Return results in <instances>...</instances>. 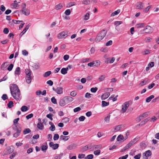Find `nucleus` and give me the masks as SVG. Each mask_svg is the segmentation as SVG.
Masks as SVG:
<instances>
[{"mask_svg": "<svg viewBox=\"0 0 159 159\" xmlns=\"http://www.w3.org/2000/svg\"><path fill=\"white\" fill-rule=\"evenodd\" d=\"M61 73L62 74L65 75L67 73L66 70L65 68H62L61 70Z\"/></svg>", "mask_w": 159, "mask_h": 159, "instance_id": "obj_58", "label": "nucleus"}, {"mask_svg": "<svg viewBox=\"0 0 159 159\" xmlns=\"http://www.w3.org/2000/svg\"><path fill=\"white\" fill-rule=\"evenodd\" d=\"M45 143L46 144V145H42L41 146V150L44 152H45L46 151V150H47L48 148L47 143Z\"/></svg>", "mask_w": 159, "mask_h": 159, "instance_id": "obj_17", "label": "nucleus"}, {"mask_svg": "<svg viewBox=\"0 0 159 159\" xmlns=\"http://www.w3.org/2000/svg\"><path fill=\"white\" fill-rule=\"evenodd\" d=\"M26 81L28 84H30L31 82V78H29L28 77H25Z\"/></svg>", "mask_w": 159, "mask_h": 159, "instance_id": "obj_40", "label": "nucleus"}, {"mask_svg": "<svg viewBox=\"0 0 159 159\" xmlns=\"http://www.w3.org/2000/svg\"><path fill=\"white\" fill-rule=\"evenodd\" d=\"M148 83V80L145 79L142 81L140 84L139 85L141 86H142Z\"/></svg>", "mask_w": 159, "mask_h": 159, "instance_id": "obj_32", "label": "nucleus"}, {"mask_svg": "<svg viewBox=\"0 0 159 159\" xmlns=\"http://www.w3.org/2000/svg\"><path fill=\"white\" fill-rule=\"evenodd\" d=\"M141 156V154L139 153L134 156V158L135 159H140Z\"/></svg>", "mask_w": 159, "mask_h": 159, "instance_id": "obj_64", "label": "nucleus"}, {"mask_svg": "<svg viewBox=\"0 0 159 159\" xmlns=\"http://www.w3.org/2000/svg\"><path fill=\"white\" fill-rule=\"evenodd\" d=\"M109 103L107 102L104 101H102V107H105L109 105Z\"/></svg>", "mask_w": 159, "mask_h": 159, "instance_id": "obj_25", "label": "nucleus"}, {"mask_svg": "<svg viewBox=\"0 0 159 159\" xmlns=\"http://www.w3.org/2000/svg\"><path fill=\"white\" fill-rule=\"evenodd\" d=\"M129 106V102H126L124 105H122V111L123 113L125 112Z\"/></svg>", "mask_w": 159, "mask_h": 159, "instance_id": "obj_8", "label": "nucleus"}, {"mask_svg": "<svg viewBox=\"0 0 159 159\" xmlns=\"http://www.w3.org/2000/svg\"><path fill=\"white\" fill-rule=\"evenodd\" d=\"M153 31L152 28L149 25L146 26L145 29L143 30H141L140 32L141 33H151Z\"/></svg>", "mask_w": 159, "mask_h": 159, "instance_id": "obj_4", "label": "nucleus"}, {"mask_svg": "<svg viewBox=\"0 0 159 159\" xmlns=\"http://www.w3.org/2000/svg\"><path fill=\"white\" fill-rule=\"evenodd\" d=\"M49 129L52 131H54L55 129V127L54 125H52L51 127L49 128Z\"/></svg>", "mask_w": 159, "mask_h": 159, "instance_id": "obj_60", "label": "nucleus"}, {"mask_svg": "<svg viewBox=\"0 0 159 159\" xmlns=\"http://www.w3.org/2000/svg\"><path fill=\"white\" fill-rule=\"evenodd\" d=\"M89 149L88 145H86L83 147L82 148V152H85L87 150Z\"/></svg>", "mask_w": 159, "mask_h": 159, "instance_id": "obj_46", "label": "nucleus"}, {"mask_svg": "<svg viewBox=\"0 0 159 159\" xmlns=\"http://www.w3.org/2000/svg\"><path fill=\"white\" fill-rule=\"evenodd\" d=\"M93 149H101L102 148V145H98L93 146Z\"/></svg>", "mask_w": 159, "mask_h": 159, "instance_id": "obj_26", "label": "nucleus"}, {"mask_svg": "<svg viewBox=\"0 0 159 159\" xmlns=\"http://www.w3.org/2000/svg\"><path fill=\"white\" fill-rule=\"evenodd\" d=\"M25 73L26 75V77L29 78H32L31 75L32 74V72L31 71L28 69L25 70Z\"/></svg>", "mask_w": 159, "mask_h": 159, "instance_id": "obj_9", "label": "nucleus"}, {"mask_svg": "<svg viewBox=\"0 0 159 159\" xmlns=\"http://www.w3.org/2000/svg\"><path fill=\"white\" fill-rule=\"evenodd\" d=\"M8 107L9 108H12L13 106V103L12 101H10L7 105Z\"/></svg>", "mask_w": 159, "mask_h": 159, "instance_id": "obj_34", "label": "nucleus"}, {"mask_svg": "<svg viewBox=\"0 0 159 159\" xmlns=\"http://www.w3.org/2000/svg\"><path fill=\"white\" fill-rule=\"evenodd\" d=\"M13 66L14 65L12 64H11L7 68V70L9 71H11L12 69Z\"/></svg>", "mask_w": 159, "mask_h": 159, "instance_id": "obj_48", "label": "nucleus"}, {"mask_svg": "<svg viewBox=\"0 0 159 159\" xmlns=\"http://www.w3.org/2000/svg\"><path fill=\"white\" fill-rule=\"evenodd\" d=\"M63 98L67 104L71 102L74 99V98L70 96H66L64 97Z\"/></svg>", "mask_w": 159, "mask_h": 159, "instance_id": "obj_7", "label": "nucleus"}, {"mask_svg": "<svg viewBox=\"0 0 159 159\" xmlns=\"http://www.w3.org/2000/svg\"><path fill=\"white\" fill-rule=\"evenodd\" d=\"M76 146L74 143L71 144L67 147V149L69 150L75 148Z\"/></svg>", "mask_w": 159, "mask_h": 159, "instance_id": "obj_19", "label": "nucleus"}, {"mask_svg": "<svg viewBox=\"0 0 159 159\" xmlns=\"http://www.w3.org/2000/svg\"><path fill=\"white\" fill-rule=\"evenodd\" d=\"M14 147L13 146L8 147L6 150L3 152L2 154V156H4L6 155L9 154L14 151Z\"/></svg>", "mask_w": 159, "mask_h": 159, "instance_id": "obj_3", "label": "nucleus"}, {"mask_svg": "<svg viewBox=\"0 0 159 159\" xmlns=\"http://www.w3.org/2000/svg\"><path fill=\"white\" fill-rule=\"evenodd\" d=\"M21 131V128H19L17 129L16 132L13 134V137L15 138L17 137L20 135V132Z\"/></svg>", "mask_w": 159, "mask_h": 159, "instance_id": "obj_14", "label": "nucleus"}, {"mask_svg": "<svg viewBox=\"0 0 159 159\" xmlns=\"http://www.w3.org/2000/svg\"><path fill=\"white\" fill-rule=\"evenodd\" d=\"M8 65L7 62H5L3 63L1 66V68L2 70H4L6 67Z\"/></svg>", "mask_w": 159, "mask_h": 159, "instance_id": "obj_21", "label": "nucleus"}, {"mask_svg": "<svg viewBox=\"0 0 159 159\" xmlns=\"http://www.w3.org/2000/svg\"><path fill=\"white\" fill-rule=\"evenodd\" d=\"M120 12V10L118 9L116 11H115L114 12L112 13L111 15V16H114L118 14Z\"/></svg>", "mask_w": 159, "mask_h": 159, "instance_id": "obj_31", "label": "nucleus"}, {"mask_svg": "<svg viewBox=\"0 0 159 159\" xmlns=\"http://www.w3.org/2000/svg\"><path fill=\"white\" fill-rule=\"evenodd\" d=\"M38 128L40 130H42L44 127L42 123L41 122L38 123L37 124Z\"/></svg>", "mask_w": 159, "mask_h": 159, "instance_id": "obj_27", "label": "nucleus"}, {"mask_svg": "<svg viewBox=\"0 0 159 159\" xmlns=\"http://www.w3.org/2000/svg\"><path fill=\"white\" fill-rule=\"evenodd\" d=\"M90 3V0H85L83 1L82 2V3L84 5H89V4Z\"/></svg>", "mask_w": 159, "mask_h": 159, "instance_id": "obj_43", "label": "nucleus"}, {"mask_svg": "<svg viewBox=\"0 0 159 159\" xmlns=\"http://www.w3.org/2000/svg\"><path fill=\"white\" fill-rule=\"evenodd\" d=\"M93 157V154H89L85 157L84 159H92Z\"/></svg>", "mask_w": 159, "mask_h": 159, "instance_id": "obj_42", "label": "nucleus"}, {"mask_svg": "<svg viewBox=\"0 0 159 159\" xmlns=\"http://www.w3.org/2000/svg\"><path fill=\"white\" fill-rule=\"evenodd\" d=\"M2 98L3 100H5L6 99H8V97L7 94H4L2 95Z\"/></svg>", "mask_w": 159, "mask_h": 159, "instance_id": "obj_59", "label": "nucleus"}, {"mask_svg": "<svg viewBox=\"0 0 159 159\" xmlns=\"http://www.w3.org/2000/svg\"><path fill=\"white\" fill-rule=\"evenodd\" d=\"M60 139H62L64 141H66L69 139V136H65L63 135H61L60 136Z\"/></svg>", "mask_w": 159, "mask_h": 159, "instance_id": "obj_23", "label": "nucleus"}, {"mask_svg": "<svg viewBox=\"0 0 159 159\" xmlns=\"http://www.w3.org/2000/svg\"><path fill=\"white\" fill-rule=\"evenodd\" d=\"M152 154V152L150 150H148L146 151L145 153L143 154V157L144 159H148V157L151 156Z\"/></svg>", "mask_w": 159, "mask_h": 159, "instance_id": "obj_6", "label": "nucleus"}, {"mask_svg": "<svg viewBox=\"0 0 159 159\" xmlns=\"http://www.w3.org/2000/svg\"><path fill=\"white\" fill-rule=\"evenodd\" d=\"M154 96L153 95H151L148 97L146 99V101L147 102H150L151 100L154 98Z\"/></svg>", "mask_w": 159, "mask_h": 159, "instance_id": "obj_24", "label": "nucleus"}, {"mask_svg": "<svg viewBox=\"0 0 159 159\" xmlns=\"http://www.w3.org/2000/svg\"><path fill=\"white\" fill-rule=\"evenodd\" d=\"M94 62V66H97L100 64V61L98 60H96L95 61H93Z\"/></svg>", "mask_w": 159, "mask_h": 159, "instance_id": "obj_39", "label": "nucleus"}, {"mask_svg": "<svg viewBox=\"0 0 159 159\" xmlns=\"http://www.w3.org/2000/svg\"><path fill=\"white\" fill-rule=\"evenodd\" d=\"M140 147L142 149L145 148L146 147V145L145 143H141L140 144Z\"/></svg>", "mask_w": 159, "mask_h": 159, "instance_id": "obj_49", "label": "nucleus"}, {"mask_svg": "<svg viewBox=\"0 0 159 159\" xmlns=\"http://www.w3.org/2000/svg\"><path fill=\"white\" fill-rule=\"evenodd\" d=\"M122 21H116L114 22V24L115 25H116V27L115 28V29L116 30L118 31V30L117 29H116V27L119 25L122 24Z\"/></svg>", "mask_w": 159, "mask_h": 159, "instance_id": "obj_30", "label": "nucleus"}, {"mask_svg": "<svg viewBox=\"0 0 159 159\" xmlns=\"http://www.w3.org/2000/svg\"><path fill=\"white\" fill-rule=\"evenodd\" d=\"M139 139V138L136 137L131 140L130 141L133 144L135 143L137 141H138Z\"/></svg>", "mask_w": 159, "mask_h": 159, "instance_id": "obj_38", "label": "nucleus"}, {"mask_svg": "<svg viewBox=\"0 0 159 159\" xmlns=\"http://www.w3.org/2000/svg\"><path fill=\"white\" fill-rule=\"evenodd\" d=\"M90 14L89 13H87L84 16V20H87L89 19Z\"/></svg>", "mask_w": 159, "mask_h": 159, "instance_id": "obj_57", "label": "nucleus"}, {"mask_svg": "<svg viewBox=\"0 0 159 159\" xmlns=\"http://www.w3.org/2000/svg\"><path fill=\"white\" fill-rule=\"evenodd\" d=\"M67 104L64 98H63L61 99L59 102V104L60 106L61 107H63L65 106L66 104Z\"/></svg>", "mask_w": 159, "mask_h": 159, "instance_id": "obj_15", "label": "nucleus"}, {"mask_svg": "<svg viewBox=\"0 0 159 159\" xmlns=\"http://www.w3.org/2000/svg\"><path fill=\"white\" fill-rule=\"evenodd\" d=\"M59 135L57 134H56L54 135L53 137V139L54 140H57L59 139Z\"/></svg>", "mask_w": 159, "mask_h": 159, "instance_id": "obj_54", "label": "nucleus"}, {"mask_svg": "<svg viewBox=\"0 0 159 159\" xmlns=\"http://www.w3.org/2000/svg\"><path fill=\"white\" fill-rule=\"evenodd\" d=\"M51 74V71H48L45 72L43 76L44 77H47L50 75Z\"/></svg>", "mask_w": 159, "mask_h": 159, "instance_id": "obj_28", "label": "nucleus"}, {"mask_svg": "<svg viewBox=\"0 0 159 159\" xmlns=\"http://www.w3.org/2000/svg\"><path fill=\"white\" fill-rule=\"evenodd\" d=\"M110 116H111L110 115H109L105 118L104 120L107 123H108L109 122Z\"/></svg>", "mask_w": 159, "mask_h": 159, "instance_id": "obj_45", "label": "nucleus"}, {"mask_svg": "<svg viewBox=\"0 0 159 159\" xmlns=\"http://www.w3.org/2000/svg\"><path fill=\"white\" fill-rule=\"evenodd\" d=\"M29 109V108L28 107L26 106H23L21 108V110L23 112L26 111L28 110Z\"/></svg>", "mask_w": 159, "mask_h": 159, "instance_id": "obj_22", "label": "nucleus"}, {"mask_svg": "<svg viewBox=\"0 0 159 159\" xmlns=\"http://www.w3.org/2000/svg\"><path fill=\"white\" fill-rule=\"evenodd\" d=\"M150 53V51L149 50L146 49L142 52L143 55H146Z\"/></svg>", "mask_w": 159, "mask_h": 159, "instance_id": "obj_41", "label": "nucleus"}, {"mask_svg": "<svg viewBox=\"0 0 159 159\" xmlns=\"http://www.w3.org/2000/svg\"><path fill=\"white\" fill-rule=\"evenodd\" d=\"M63 7L61 3L57 5L55 7V9L57 10H58L61 9Z\"/></svg>", "mask_w": 159, "mask_h": 159, "instance_id": "obj_33", "label": "nucleus"}, {"mask_svg": "<svg viewBox=\"0 0 159 159\" xmlns=\"http://www.w3.org/2000/svg\"><path fill=\"white\" fill-rule=\"evenodd\" d=\"M123 136L121 134H120L119 135H118V136L117 137L116 139L118 141H119L122 140H123Z\"/></svg>", "mask_w": 159, "mask_h": 159, "instance_id": "obj_35", "label": "nucleus"}, {"mask_svg": "<svg viewBox=\"0 0 159 159\" xmlns=\"http://www.w3.org/2000/svg\"><path fill=\"white\" fill-rule=\"evenodd\" d=\"M110 95V93L109 92L105 93L101 96V99L104 100L107 99L109 97Z\"/></svg>", "mask_w": 159, "mask_h": 159, "instance_id": "obj_12", "label": "nucleus"}, {"mask_svg": "<svg viewBox=\"0 0 159 159\" xmlns=\"http://www.w3.org/2000/svg\"><path fill=\"white\" fill-rule=\"evenodd\" d=\"M121 126L122 125H118L116 126V127L114 128L115 130H116V131H118V130L120 129L121 128Z\"/></svg>", "mask_w": 159, "mask_h": 159, "instance_id": "obj_53", "label": "nucleus"}, {"mask_svg": "<svg viewBox=\"0 0 159 159\" xmlns=\"http://www.w3.org/2000/svg\"><path fill=\"white\" fill-rule=\"evenodd\" d=\"M143 3L141 2H138L136 3V8L138 9H142L143 8Z\"/></svg>", "mask_w": 159, "mask_h": 159, "instance_id": "obj_13", "label": "nucleus"}, {"mask_svg": "<svg viewBox=\"0 0 159 159\" xmlns=\"http://www.w3.org/2000/svg\"><path fill=\"white\" fill-rule=\"evenodd\" d=\"M30 25V24H29L26 26L22 32L20 34L19 36L20 37L22 36L26 32L27 30H28Z\"/></svg>", "mask_w": 159, "mask_h": 159, "instance_id": "obj_10", "label": "nucleus"}, {"mask_svg": "<svg viewBox=\"0 0 159 159\" xmlns=\"http://www.w3.org/2000/svg\"><path fill=\"white\" fill-rule=\"evenodd\" d=\"M150 119V118L148 117L145 119L144 120L141 121V125L142 126L145 124Z\"/></svg>", "mask_w": 159, "mask_h": 159, "instance_id": "obj_29", "label": "nucleus"}, {"mask_svg": "<svg viewBox=\"0 0 159 159\" xmlns=\"http://www.w3.org/2000/svg\"><path fill=\"white\" fill-rule=\"evenodd\" d=\"M77 94V92L75 91H72L70 93V95L72 97H75Z\"/></svg>", "mask_w": 159, "mask_h": 159, "instance_id": "obj_44", "label": "nucleus"}, {"mask_svg": "<svg viewBox=\"0 0 159 159\" xmlns=\"http://www.w3.org/2000/svg\"><path fill=\"white\" fill-rule=\"evenodd\" d=\"M12 21L15 24H19L20 23V22H23V21L22 20H12Z\"/></svg>", "mask_w": 159, "mask_h": 159, "instance_id": "obj_56", "label": "nucleus"}, {"mask_svg": "<svg viewBox=\"0 0 159 159\" xmlns=\"http://www.w3.org/2000/svg\"><path fill=\"white\" fill-rule=\"evenodd\" d=\"M21 11L22 14L26 16L29 15L30 13V10L28 9H25L24 10H21Z\"/></svg>", "mask_w": 159, "mask_h": 159, "instance_id": "obj_11", "label": "nucleus"}, {"mask_svg": "<svg viewBox=\"0 0 159 159\" xmlns=\"http://www.w3.org/2000/svg\"><path fill=\"white\" fill-rule=\"evenodd\" d=\"M51 102L54 104H57V100L54 97H52L51 99Z\"/></svg>", "mask_w": 159, "mask_h": 159, "instance_id": "obj_47", "label": "nucleus"}, {"mask_svg": "<svg viewBox=\"0 0 159 159\" xmlns=\"http://www.w3.org/2000/svg\"><path fill=\"white\" fill-rule=\"evenodd\" d=\"M71 13L70 10V9H67L66 10L65 12V14L66 15H69Z\"/></svg>", "mask_w": 159, "mask_h": 159, "instance_id": "obj_62", "label": "nucleus"}, {"mask_svg": "<svg viewBox=\"0 0 159 159\" xmlns=\"http://www.w3.org/2000/svg\"><path fill=\"white\" fill-rule=\"evenodd\" d=\"M69 121V119L67 117H65L62 120V121L65 123H67Z\"/></svg>", "mask_w": 159, "mask_h": 159, "instance_id": "obj_37", "label": "nucleus"}, {"mask_svg": "<svg viewBox=\"0 0 159 159\" xmlns=\"http://www.w3.org/2000/svg\"><path fill=\"white\" fill-rule=\"evenodd\" d=\"M67 32L66 31H63L59 33L57 36V37L59 39L65 38L67 36Z\"/></svg>", "mask_w": 159, "mask_h": 159, "instance_id": "obj_5", "label": "nucleus"}, {"mask_svg": "<svg viewBox=\"0 0 159 159\" xmlns=\"http://www.w3.org/2000/svg\"><path fill=\"white\" fill-rule=\"evenodd\" d=\"M57 93L59 94H62L63 93V88L61 87H59L57 88L56 91Z\"/></svg>", "mask_w": 159, "mask_h": 159, "instance_id": "obj_16", "label": "nucleus"}, {"mask_svg": "<svg viewBox=\"0 0 159 159\" xmlns=\"http://www.w3.org/2000/svg\"><path fill=\"white\" fill-rule=\"evenodd\" d=\"M98 89L97 87L92 88L90 89V91L92 93H95L97 90Z\"/></svg>", "mask_w": 159, "mask_h": 159, "instance_id": "obj_50", "label": "nucleus"}, {"mask_svg": "<svg viewBox=\"0 0 159 159\" xmlns=\"http://www.w3.org/2000/svg\"><path fill=\"white\" fill-rule=\"evenodd\" d=\"M10 90L11 95L16 100H19L20 98V93L18 86L16 84H11Z\"/></svg>", "mask_w": 159, "mask_h": 159, "instance_id": "obj_1", "label": "nucleus"}, {"mask_svg": "<svg viewBox=\"0 0 159 159\" xmlns=\"http://www.w3.org/2000/svg\"><path fill=\"white\" fill-rule=\"evenodd\" d=\"M105 78V76L104 75H102L98 78L100 81H102L104 80Z\"/></svg>", "mask_w": 159, "mask_h": 159, "instance_id": "obj_51", "label": "nucleus"}, {"mask_svg": "<svg viewBox=\"0 0 159 159\" xmlns=\"http://www.w3.org/2000/svg\"><path fill=\"white\" fill-rule=\"evenodd\" d=\"M31 132V130L29 128H27L25 129L23 131V134H27L30 133Z\"/></svg>", "mask_w": 159, "mask_h": 159, "instance_id": "obj_36", "label": "nucleus"}, {"mask_svg": "<svg viewBox=\"0 0 159 159\" xmlns=\"http://www.w3.org/2000/svg\"><path fill=\"white\" fill-rule=\"evenodd\" d=\"M145 25V24L144 23H141L137 24L136 25V27L137 28L143 27Z\"/></svg>", "mask_w": 159, "mask_h": 159, "instance_id": "obj_20", "label": "nucleus"}, {"mask_svg": "<svg viewBox=\"0 0 159 159\" xmlns=\"http://www.w3.org/2000/svg\"><path fill=\"white\" fill-rule=\"evenodd\" d=\"M101 152V151L99 150H97L94 152L93 153L95 155H98L100 154Z\"/></svg>", "mask_w": 159, "mask_h": 159, "instance_id": "obj_52", "label": "nucleus"}, {"mask_svg": "<svg viewBox=\"0 0 159 159\" xmlns=\"http://www.w3.org/2000/svg\"><path fill=\"white\" fill-rule=\"evenodd\" d=\"M59 147V144L57 143L55 144L52 147V148L54 149L55 150L57 149Z\"/></svg>", "mask_w": 159, "mask_h": 159, "instance_id": "obj_55", "label": "nucleus"}, {"mask_svg": "<svg viewBox=\"0 0 159 159\" xmlns=\"http://www.w3.org/2000/svg\"><path fill=\"white\" fill-rule=\"evenodd\" d=\"M47 84L50 86H52L53 84V82L51 80H50L47 82Z\"/></svg>", "mask_w": 159, "mask_h": 159, "instance_id": "obj_63", "label": "nucleus"}, {"mask_svg": "<svg viewBox=\"0 0 159 159\" xmlns=\"http://www.w3.org/2000/svg\"><path fill=\"white\" fill-rule=\"evenodd\" d=\"M63 154L62 153H61L58 156H57L55 157V159H60L61 157Z\"/></svg>", "mask_w": 159, "mask_h": 159, "instance_id": "obj_61", "label": "nucleus"}, {"mask_svg": "<svg viewBox=\"0 0 159 159\" xmlns=\"http://www.w3.org/2000/svg\"><path fill=\"white\" fill-rule=\"evenodd\" d=\"M20 73V67H17L15 71V74L16 75H19Z\"/></svg>", "mask_w": 159, "mask_h": 159, "instance_id": "obj_18", "label": "nucleus"}, {"mask_svg": "<svg viewBox=\"0 0 159 159\" xmlns=\"http://www.w3.org/2000/svg\"><path fill=\"white\" fill-rule=\"evenodd\" d=\"M107 33V31L103 29L99 32L95 39V41L96 42H98L103 39Z\"/></svg>", "mask_w": 159, "mask_h": 159, "instance_id": "obj_2", "label": "nucleus"}]
</instances>
